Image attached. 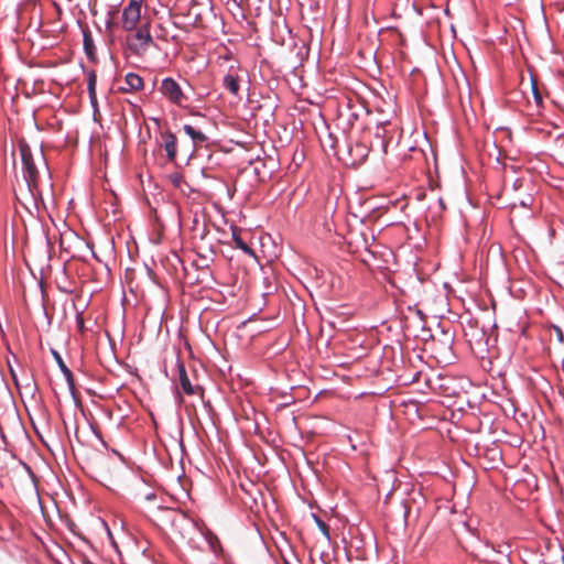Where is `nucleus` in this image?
Here are the masks:
<instances>
[{"label":"nucleus","instance_id":"12","mask_svg":"<svg viewBox=\"0 0 564 564\" xmlns=\"http://www.w3.org/2000/svg\"><path fill=\"white\" fill-rule=\"evenodd\" d=\"M159 510L164 512L166 514V517L172 521V522H175L177 519L178 520H184L185 519V516L184 514H181V513H177L175 510L173 509H167V508H161L159 507Z\"/></svg>","mask_w":564,"mask_h":564},{"label":"nucleus","instance_id":"18","mask_svg":"<svg viewBox=\"0 0 564 564\" xmlns=\"http://www.w3.org/2000/svg\"><path fill=\"white\" fill-rule=\"evenodd\" d=\"M145 498H147V500H152V499H154V498H155V496H154L153 494H150V495H148Z\"/></svg>","mask_w":564,"mask_h":564},{"label":"nucleus","instance_id":"1","mask_svg":"<svg viewBox=\"0 0 564 564\" xmlns=\"http://www.w3.org/2000/svg\"><path fill=\"white\" fill-rule=\"evenodd\" d=\"M19 150L22 161V173L26 182L28 189L32 197L36 198L37 196H41V188L35 158L25 142H20Z\"/></svg>","mask_w":564,"mask_h":564},{"label":"nucleus","instance_id":"15","mask_svg":"<svg viewBox=\"0 0 564 564\" xmlns=\"http://www.w3.org/2000/svg\"><path fill=\"white\" fill-rule=\"evenodd\" d=\"M317 524H318V527H319L321 531H322L326 536H328V528H327V525H326L324 522L319 521V520H317Z\"/></svg>","mask_w":564,"mask_h":564},{"label":"nucleus","instance_id":"8","mask_svg":"<svg viewBox=\"0 0 564 564\" xmlns=\"http://www.w3.org/2000/svg\"><path fill=\"white\" fill-rule=\"evenodd\" d=\"M54 356L56 358V361L59 366V369L61 371L63 372L69 388L73 390L74 389V381H73V373L72 371L67 368V366L64 364L62 357L57 354V352H54Z\"/></svg>","mask_w":564,"mask_h":564},{"label":"nucleus","instance_id":"16","mask_svg":"<svg viewBox=\"0 0 564 564\" xmlns=\"http://www.w3.org/2000/svg\"><path fill=\"white\" fill-rule=\"evenodd\" d=\"M77 327L79 328V330H83L84 329V319L82 316H77Z\"/></svg>","mask_w":564,"mask_h":564},{"label":"nucleus","instance_id":"5","mask_svg":"<svg viewBox=\"0 0 564 564\" xmlns=\"http://www.w3.org/2000/svg\"><path fill=\"white\" fill-rule=\"evenodd\" d=\"M178 381L180 386L184 393L186 394H196L199 391L198 387H195L191 383L189 378L186 373V370L183 365L178 366Z\"/></svg>","mask_w":564,"mask_h":564},{"label":"nucleus","instance_id":"3","mask_svg":"<svg viewBox=\"0 0 564 564\" xmlns=\"http://www.w3.org/2000/svg\"><path fill=\"white\" fill-rule=\"evenodd\" d=\"M143 0H130L122 11V28L126 31L135 30L141 19V7Z\"/></svg>","mask_w":564,"mask_h":564},{"label":"nucleus","instance_id":"6","mask_svg":"<svg viewBox=\"0 0 564 564\" xmlns=\"http://www.w3.org/2000/svg\"><path fill=\"white\" fill-rule=\"evenodd\" d=\"M163 147L170 161H174L176 156V138L173 133L163 134Z\"/></svg>","mask_w":564,"mask_h":564},{"label":"nucleus","instance_id":"10","mask_svg":"<svg viewBox=\"0 0 564 564\" xmlns=\"http://www.w3.org/2000/svg\"><path fill=\"white\" fill-rule=\"evenodd\" d=\"M184 131L185 133L195 142V143H203L204 141H206V137L205 134L199 131V130H196L194 127L189 126V124H185L184 126Z\"/></svg>","mask_w":564,"mask_h":564},{"label":"nucleus","instance_id":"2","mask_svg":"<svg viewBox=\"0 0 564 564\" xmlns=\"http://www.w3.org/2000/svg\"><path fill=\"white\" fill-rule=\"evenodd\" d=\"M133 31L134 33L127 37L128 47L133 54L141 56L148 51L150 45L153 44L150 24H142Z\"/></svg>","mask_w":564,"mask_h":564},{"label":"nucleus","instance_id":"13","mask_svg":"<svg viewBox=\"0 0 564 564\" xmlns=\"http://www.w3.org/2000/svg\"><path fill=\"white\" fill-rule=\"evenodd\" d=\"M84 47L88 56H90L94 52V42L93 39L88 34H84Z\"/></svg>","mask_w":564,"mask_h":564},{"label":"nucleus","instance_id":"7","mask_svg":"<svg viewBox=\"0 0 564 564\" xmlns=\"http://www.w3.org/2000/svg\"><path fill=\"white\" fill-rule=\"evenodd\" d=\"M126 84L128 88L124 90H139L143 86V80L138 74L129 73L126 75Z\"/></svg>","mask_w":564,"mask_h":564},{"label":"nucleus","instance_id":"4","mask_svg":"<svg viewBox=\"0 0 564 564\" xmlns=\"http://www.w3.org/2000/svg\"><path fill=\"white\" fill-rule=\"evenodd\" d=\"M161 91L173 104L181 106L186 100L180 85L173 78L162 80Z\"/></svg>","mask_w":564,"mask_h":564},{"label":"nucleus","instance_id":"17","mask_svg":"<svg viewBox=\"0 0 564 564\" xmlns=\"http://www.w3.org/2000/svg\"><path fill=\"white\" fill-rule=\"evenodd\" d=\"M37 160H39L41 163H43V164H44V155H43V153H42V152H40V153L37 154Z\"/></svg>","mask_w":564,"mask_h":564},{"label":"nucleus","instance_id":"14","mask_svg":"<svg viewBox=\"0 0 564 564\" xmlns=\"http://www.w3.org/2000/svg\"><path fill=\"white\" fill-rule=\"evenodd\" d=\"M97 77L94 72L88 74V90L90 97L95 95V87H96Z\"/></svg>","mask_w":564,"mask_h":564},{"label":"nucleus","instance_id":"9","mask_svg":"<svg viewBox=\"0 0 564 564\" xmlns=\"http://www.w3.org/2000/svg\"><path fill=\"white\" fill-rule=\"evenodd\" d=\"M224 86L226 89H228L232 95H238L239 91V84L237 76L232 74H227L224 77Z\"/></svg>","mask_w":564,"mask_h":564},{"label":"nucleus","instance_id":"11","mask_svg":"<svg viewBox=\"0 0 564 564\" xmlns=\"http://www.w3.org/2000/svg\"><path fill=\"white\" fill-rule=\"evenodd\" d=\"M232 238L236 248L242 250L246 254L250 257H256L254 251L238 235L234 232Z\"/></svg>","mask_w":564,"mask_h":564}]
</instances>
